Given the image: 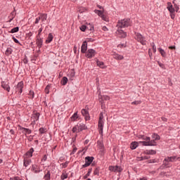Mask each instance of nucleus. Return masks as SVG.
Here are the masks:
<instances>
[{"instance_id":"16","label":"nucleus","mask_w":180,"mask_h":180,"mask_svg":"<svg viewBox=\"0 0 180 180\" xmlns=\"http://www.w3.org/2000/svg\"><path fill=\"white\" fill-rule=\"evenodd\" d=\"M96 63L98 67H99L100 68H102V70H105V68H107V66L105 65V63H103L98 59L96 60Z\"/></svg>"},{"instance_id":"58","label":"nucleus","mask_w":180,"mask_h":180,"mask_svg":"<svg viewBox=\"0 0 180 180\" xmlns=\"http://www.w3.org/2000/svg\"><path fill=\"white\" fill-rule=\"evenodd\" d=\"M174 8L175 9V12H178V11H179V6H178V4H174Z\"/></svg>"},{"instance_id":"57","label":"nucleus","mask_w":180,"mask_h":180,"mask_svg":"<svg viewBox=\"0 0 180 180\" xmlns=\"http://www.w3.org/2000/svg\"><path fill=\"white\" fill-rule=\"evenodd\" d=\"M77 130H78V125L73 127L72 131V133H76Z\"/></svg>"},{"instance_id":"21","label":"nucleus","mask_w":180,"mask_h":180,"mask_svg":"<svg viewBox=\"0 0 180 180\" xmlns=\"http://www.w3.org/2000/svg\"><path fill=\"white\" fill-rule=\"evenodd\" d=\"M15 16H16V11H13L11 13L10 16H8V23H11V22L15 19Z\"/></svg>"},{"instance_id":"33","label":"nucleus","mask_w":180,"mask_h":180,"mask_svg":"<svg viewBox=\"0 0 180 180\" xmlns=\"http://www.w3.org/2000/svg\"><path fill=\"white\" fill-rule=\"evenodd\" d=\"M39 134H45V133H47V128L41 127L39 129Z\"/></svg>"},{"instance_id":"64","label":"nucleus","mask_w":180,"mask_h":180,"mask_svg":"<svg viewBox=\"0 0 180 180\" xmlns=\"http://www.w3.org/2000/svg\"><path fill=\"white\" fill-rule=\"evenodd\" d=\"M136 180H148V179L147 177H141V178L136 179Z\"/></svg>"},{"instance_id":"50","label":"nucleus","mask_w":180,"mask_h":180,"mask_svg":"<svg viewBox=\"0 0 180 180\" xmlns=\"http://www.w3.org/2000/svg\"><path fill=\"white\" fill-rule=\"evenodd\" d=\"M79 13H84V12H86V8H85L84 7H80L79 8Z\"/></svg>"},{"instance_id":"34","label":"nucleus","mask_w":180,"mask_h":180,"mask_svg":"<svg viewBox=\"0 0 180 180\" xmlns=\"http://www.w3.org/2000/svg\"><path fill=\"white\" fill-rule=\"evenodd\" d=\"M167 159H169V162H176V156H169L167 157Z\"/></svg>"},{"instance_id":"45","label":"nucleus","mask_w":180,"mask_h":180,"mask_svg":"<svg viewBox=\"0 0 180 180\" xmlns=\"http://www.w3.org/2000/svg\"><path fill=\"white\" fill-rule=\"evenodd\" d=\"M70 79H73L74 77H75V71L74 70H72L70 71Z\"/></svg>"},{"instance_id":"7","label":"nucleus","mask_w":180,"mask_h":180,"mask_svg":"<svg viewBox=\"0 0 180 180\" xmlns=\"http://www.w3.org/2000/svg\"><path fill=\"white\" fill-rule=\"evenodd\" d=\"M82 115L84 116L86 122L91 120V116L89 115V111H88V110L83 108L82 110Z\"/></svg>"},{"instance_id":"39","label":"nucleus","mask_w":180,"mask_h":180,"mask_svg":"<svg viewBox=\"0 0 180 180\" xmlns=\"http://www.w3.org/2000/svg\"><path fill=\"white\" fill-rule=\"evenodd\" d=\"M79 29H80L81 32H85L86 30V29H89V27H87L85 25H82V26L79 27Z\"/></svg>"},{"instance_id":"38","label":"nucleus","mask_w":180,"mask_h":180,"mask_svg":"<svg viewBox=\"0 0 180 180\" xmlns=\"http://www.w3.org/2000/svg\"><path fill=\"white\" fill-rule=\"evenodd\" d=\"M30 96V99H34V91L32 90H30L28 94Z\"/></svg>"},{"instance_id":"61","label":"nucleus","mask_w":180,"mask_h":180,"mask_svg":"<svg viewBox=\"0 0 180 180\" xmlns=\"http://www.w3.org/2000/svg\"><path fill=\"white\" fill-rule=\"evenodd\" d=\"M141 103V101H136L131 103V105H140Z\"/></svg>"},{"instance_id":"31","label":"nucleus","mask_w":180,"mask_h":180,"mask_svg":"<svg viewBox=\"0 0 180 180\" xmlns=\"http://www.w3.org/2000/svg\"><path fill=\"white\" fill-rule=\"evenodd\" d=\"M77 119H78V111H77L76 112H75L72 117H70V120H72V122H75V120H77Z\"/></svg>"},{"instance_id":"46","label":"nucleus","mask_w":180,"mask_h":180,"mask_svg":"<svg viewBox=\"0 0 180 180\" xmlns=\"http://www.w3.org/2000/svg\"><path fill=\"white\" fill-rule=\"evenodd\" d=\"M150 46H152L153 53H157V46H155L154 42L151 43Z\"/></svg>"},{"instance_id":"36","label":"nucleus","mask_w":180,"mask_h":180,"mask_svg":"<svg viewBox=\"0 0 180 180\" xmlns=\"http://www.w3.org/2000/svg\"><path fill=\"white\" fill-rule=\"evenodd\" d=\"M19 32V27H15L8 32V33H18Z\"/></svg>"},{"instance_id":"14","label":"nucleus","mask_w":180,"mask_h":180,"mask_svg":"<svg viewBox=\"0 0 180 180\" xmlns=\"http://www.w3.org/2000/svg\"><path fill=\"white\" fill-rule=\"evenodd\" d=\"M167 9L169 11V13H175V8L172 5V3L167 2Z\"/></svg>"},{"instance_id":"35","label":"nucleus","mask_w":180,"mask_h":180,"mask_svg":"<svg viewBox=\"0 0 180 180\" xmlns=\"http://www.w3.org/2000/svg\"><path fill=\"white\" fill-rule=\"evenodd\" d=\"M13 52V50L12 49V48H7V49L6 50L5 54L6 56H11V54H12Z\"/></svg>"},{"instance_id":"18","label":"nucleus","mask_w":180,"mask_h":180,"mask_svg":"<svg viewBox=\"0 0 180 180\" xmlns=\"http://www.w3.org/2000/svg\"><path fill=\"white\" fill-rule=\"evenodd\" d=\"M33 153H34V148H31L27 153H25V155L26 157H28V158H32V157H33Z\"/></svg>"},{"instance_id":"42","label":"nucleus","mask_w":180,"mask_h":180,"mask_svg":"<svg viewBox=\"0 0 180 180\" xmlns=\"http://www.w3.org/2000/svg\"><path fill=\"white\" fill-rule=\"evenodd\" d=\"M40 18L41 19H42V22H46V20H47V14L46 13L41 14Z\"/></svg>"},{"instance_id":"28","label":"nucleus","mask_w":180,"mask_h":180,"mask_svg":"<svg viewBox=\"0 0 180 180\" xmlns=\"http://www.w3.org/2000/svg\"><path fill=\"white\" fill-rule=\"evenodd\" d=\"M159 53L161 54L162 57L165 58L167 57V53L165 52V51H164V49H162V48H158V49Z\"/></svg>"},{"instance_id":"12","label":"nucleus","mask_w":180,"mask_h":180,"mask_svg":"<svg viewBox=\"0 0 180 180\" xmlns=\"http://www.w3.org/2000/svg\"><path fill=\"white\" fill-rule=\"evenodd\" d=\"M103 121H98V132L101 136H103Z\"/></svg>"},{"instance_id":"15","label":"nucleus","mask_w":180,"mask_h":180,"mask_svg":"<svg viewBox=\"0 0 180 180\" xmlns=\"http://www.w3.org/2000/svg\"><path fill=\"white\" fill-rule=\"evenodd\" d=\"M1 88L7 91V92H11V86L5 82H1Z\"/></svg>"},{"instance_id":"10","label":"nucleus","mask_w":180,"mask_h":180,"mask_svg":"<svg viewBox=\"0 0 180 180\" xmlns=\"http://www.w3.org/2000/svg\"><path fill=\"white\" fill-rule=\"evenodd\" d=\"M169 160L168 158H165V160H163V163L160 168L162 169H164V168H171V164L169 163Z\"/></svg>"},{"instance_id":"26","label":"nucleus","mask_w":180,"mask_h":180,"mask_svg":"<svg viewBox=\"0 0 180 180\" xmlns=\"http://www.w3.org/2000/svg\"><path fill=\"white\" fill-rule=\"evenodd\" d=\"M112 56L115 60H123V58H124L123 56L119 55L118 53H114Z\"/></svg>"},{"instance_id":"56","label":"nucleus","mask_w":180,"mask_h":180,"mask_svg":"<svg viewBox=\"0 0 180 180\" xmlns=\"http://www.w3.org/2000/svg\"><path fill=\"white\" fill-rule=\"evenodd\" d=\"M98 122H103V113L102 112L100 113Z\"/></svg>"},{"instance_id":"41","label":"nucleus","mask_w":180,"mask_h":180,"mask_svg":"<svg viewBox=\"0 0 180 180\" xmlns=\"http://www.w3.org/2000/svg\"><path fill=\"white\" fill-rule=\"evenodd\" d=\"M50 88H51V84H48L45 88V94H50Z\"/></svg>"},{"instance_id":"52","label":"nucleus","mask_w":180,"mask_h":180,"mask_svg":"<svg viewBox=\"0 0 180 180\" xmlns=\"http://www.w3.org/2000/svg\"><path fill=\"white\" fill-rule=\"evenodd\" d=\"M101 18L103 19V20H105V22H109V18H108L105 14H103Z\"/></svg>"},{"instance_id":"54","label":"nucleus","mask_w":180,"mask_h":180,"mask_svg":"<svg viewBox=\"0 0 180 180\" xmlns=\"http://www.w3.org/2000/svg\"><path fill=\"white\" fill-rule=\"evenodd\" d=\"M86 43H93V41H95V39H92V38H86Z\"/></svg>"},{"instance_id":"23","label":"nucleus","mask_w":180,"mask_h":180,"mask_svg":"<svg viewBox=\"0 0 180 180\" xmlns=\"http://www.w3.org/2000/svg\"><path fill=\"white\" fill-rule=\"evenodd\" d=\"M139 147V142L137 141H133L130 144V148L131 150H136Z\"/></svg>"},{"instance_id":"3","label":"nucleus","mask_w":180,"mask_h":180,"mask_svg":"<svg viewBox=\"0 0 180 180\" xmlns=\"http://www.w3.org/2000/svg\"><path fill=\"white\" fill-rule=\"evenodd\" d=\"M135 36H136L135 39L136 40H137V41L141 43L142 46H146L147 40H146V37L143 36V34H141L139 32H135Z\"/></svg>"},{"instance_id":"40","label":"nucleus","mask_w":180,"mask_h":180,"mask_svg":"<svg viewBox=\"0 0 180 180\" xmlns=\"http://www.w3.org/2000/svg\"><path fill=\"white\" fill-rule=\"evenodd\" d=\"M94 12L96 13V15H98V16H100V18H101V16L103 15V11L101 10H95Z\"/></svg>"},{"instance_id":"11","label":"nucleus","mask_w":180,"mask_h":180,"mask_svg":"<svg viewBox=\"0 0 180 180\" xmlns=\"http://www.w3.org/2000/svg\"><path fill=\"white\" fill-rule=\"evenodd\" d=\"M88 51V44L86 41H83L81 46V53L82 54H85Z\"/></svg>"},{"instance_id":"53","label":"nucleus","mask_w":180,"mask_h":180,"mask_svg":"<svg viewBox=\"0 0 180 180\" xmlns=\"http://www.w3.org/2000/svg\"><path fill=\"white\" fill-rule=\"evenodd\" d=\"M158 64L159 67H160V68H162V70H165V65L163 63H160V61H158Z\"/></svg>"},{"instance_id":"47","label":"nucleus","mask_w":180,"mask_h":180,"mask_svg":"<svg viewBox=\"0 0 180 180\" xmlns=\"http://www.w3.org/2000/svg\"><path fill=\"white\" fill-rule=\"evenodd\" d=\"M101 99L102 101H109V99H110V97H109V96H101Z\"/></svg>"},{"instance_id":"48","label":"nucleus","mask_w":180,"mask_h":180,"mask_svg":"<svg viewBox=\"0 0 180 180\" xmlns=\"http://www.w3.org/2000/svg\"><path fill=\"white\" fill-rule=\"evenodd\" d=\"M89 27L88 30H90L91 32H94L95 30V27H94V25L89 24V26H87Z\"/></svg>"},{"instance_id":"49","label":"nucleus","mask_w":180,"mask_h":180,"mask_svg":"<svg viewBox=\"0 0 180 180\" xmlns=\"http://www.w3.org/2000/svg\"><path fill=\"white\" fill-rule=\"evenodd\" d=\"M42 32H43V28L42 27L39 28V30H38V34L37 35V38H41L40 37V34H41Z\"/></svg>"},{"instance_id":"27","label":"nucleus","mask_w":180,"mask_h":180,"mask_svg":"<svg viewBox=\"0 0 180 180\" xmlns=\"http://www.w3.org/2000/svg\"><path fill=\"white\" fill-rule=\"evenodd\" d=\"M32 164V159H24L23 160V165L24 167H28V165H30Z\"/></svg>"},{"instance_id":"9","label":"nucleus","mask_w":180,"mask_h":180,"mask_svg":"<svg viewBox=\"0 0 180 180\" xmlns=\"http://www.w3.org/2000/svg\"><path fill=\"white\" fill-rule=\"evenodd\" d=\"M23 86H24L23 81L18 82V84H17L15 91L18 92V95H21L22 92H23Z\"/></svg>"},{"instance_id":"17","label":"nucleus","mask_w":180,"mask_h":180,"mask_svg":"<svg viewBox=\"0 0 180 180\" xmlns=\"http://www.w3.org/2000/svg\"><path fill=\"white\" fill-rule=\"evenodd\" d=\"M36 44L38 49H41V47H43V38H37Z\"/></svg>"},{"instance_id":"22","label":"nucleus","mask_w":180,"mask_h":180,"mask_svg":"<svg viewBox=\"0 0 180 180\" xmlns=\"http://www.w3.org/2000/svg\"><path fill=\"white\" fill-rule=\"evenodd\" d=\"M142 140H144V141H139L140 144H143V143H150V136L143 135L142 136Z\"/></svg>"},{"instance_id":"19","label":"nucleus","mask_w":180,"mask_h":180,"mask_svg":"<svg viewBox=\"0 0 180 180\" xmlns=\"http://www.w3.org/2000/svg\"><path fill=\"white\" fill-rule=\"evenodd\" d=\"M78 131H82L83 130H88V127H86V125L84 123H80L79 125H78Z\"/></svg>"},{"instance_id":"44","label":"nucleus","mask_w":180,"mask_h":180,"mask_svg":"<svg viewBox=\"0 0 180 180\" xmlns=\"http://www.w3.org/2000/svg\"><path fill=\"white\" fill-rule=\"evenodd\" d=\"M151 157L150 155H145L140 158V161H144V160H150Z\"/></svg>"},{"instance_id":"24","label":"nucleus","mask_w":180,"mask_h":180,"mask_svg":"<svg viewBox=\"0 0 180 180\" xmlns=\"http://www.w3.org/2000/svg\"><path fill=\"white\" fill-rule=\"evenodd\" d=\"M144 153L146 154V155H154L157 154V151L154 150H146L144 151Z\"/></svg>"},{"instance_id":"55","label":"nucleus","mask_w":180,"mask_h":180,"mask_svg":"<svg viewBox=\"0 0 180 180\" xmlns=\"http://www.w3.org/2000/svg\"><path fill=\"white\" fill-rule=\"evenodd\" d=\"M12 39L13 40L14 43H15L16 44H20V42L19 41V40H18V39H16L15 37H13Z\"/></svg>"},{"instance_id":"32","label":"nucleus","mask_w":180,"mask_h":180,"mask_svg":"<svg viewBox=\"0 0 180 180\" xmlns=\"http://www.w3.org/2000/svg\"><path fill=\"white\" fill-rule=\"evenodd\" d=\"M32 116L34 119V121L37 122V120H39V119L40 117V112H35V113L34 112Z\"/></svg>"},{"instance_id":"6","label":"nucleus","mask_w":180,"mask_h":180,"mask_svg":"<svg viewBox=\"0 0 180 180\" xmlns=\"http://www.w3.org/2000/svg\"><path fill=\"white\" fill-rule=\"evenodd\" d=\"M109 171H111V172H122L123 171V168H122V166L115 165V166H109L108 167Z\"/></svg>"},{"instance_id":"5","label":"nucleus","mask_w":180,"mask_h":180,"mask_svg":"<svg viewBox=\"0 0 180 180\" xmlns=\"http://www.w3.org/2000/svg\"><path fill=\"white\" fill-rule=\"evenodd\" d=\"M97 52L96 51H95V49H89L87 50V52L85 53V57H86V58H93V57H95V56H96Z\"/></svg>"},{"instance_id":"4","label":"nucleus","mask_w":180,"mask_h":180,"mask_svg":"<svg viewBox=\"0 0 180 180\" xmlns=\"http://www.w3.org/2000/svg\"><path fill=\"white\" fill-rule=\"evenodd\" d=\"M94 160H95V158L94 156H86L84 158V164L82 166V169L83 168H88V167H89L92 162H94Z\"/></svg>"},{"instance_id":"29","label":"nucleus","mask_w":180,"mask_h":180,"mask_svg":"<svg viewBox=\"0 0 180 180\" xmlns=\"http://www.w3.org/2000/svg\"><path fill=\"white\" fill-rule=\"evenodd\" d=\"M68 82V78L67 77H63L60 81L61 85L65 86Z\"/></svg>"},{"instance_id":"8","label":"nucleus","mask_w":180,"mask_h":180,"mask_svg":"<svg viewBox=\"0 0 180 180\" xmlns=\"http://www.w3.org/2000/svg\"><path fill=\"white\" fill-rule=\"evenodd\" d=\"M31 171L34 172V174H40L43 169H40V166L37 165H32Z\"/></svg>"},{"instance_id":"37","label":"nucleus","mask_w":180,"mask_h":180,"mask_svg":"<svg viewBox=\"0 0 180 180\" xmlns=\"http://www.w3.org/2000/svg\"><path fill=\"white\" fill-rule=\"evenodd\" d=\"M99 171H101V167H96L94 171V175H97L98 176H99Z\"/></svg>"},{"instance_id":"59","label":"nucleus","mask_w":180,"mask_h":180,"mask_svg":"<svg viewBox=\"0 0 180 180\" xmlns=\"http://www.w3.org/2000/svg\"><path fill=\"white\" fill-rule=\"evenodd\" d=\"M68 161H66L65 162L62 163L63 168H67V167H68Z\"/></svg>"},{"instance_id":"25","label":"nucleus","mask_w":180,"mask_h":180,"mask_svg":"<svg viewBox=\"0 0 180 180\" xmlns=\"http://www.w3.org/2000/svg\"><path fill=\"white\" fill-rule=\"evenodd\" d=\"M44 180H50L51 179V173H50V170H48L46 174L44 176Z\"/></svg>"},{"instance_id":"60","label":"nucleus","mask_w":180,"mask_h":180,"mask_svg":"<svg viewBox=\"0 0 180 180\" xmlns=\"http://www.w3.org/2000/svg\"><path fill=\"white\" fill-rule=\"evenodd\" d=\"M10 180H22V179H20V177L19 176H14V177L10 178Z\"/></svg>"},{"instance_id":"51","label":"nucleus","mask_w":180,"mask_h":180,"mask_svg":"<svg viewBox=\"0 0 180 180\" xmlns=\"http://www.w3.org/2000/svg\"><path fill=\"white\" fill-rule=\"evenodd\" d=\"M118 27L117 30V32H118L119 34H123L124 31L123 30H122V28L119 27Z\"/></svg>"},{"instance_id":"30","label":"nucleus","mask_w":180,"mask_h":180,"mask_svg":"<svg viewBox=\"0 0 180 180\" xmlns=\"http://www.w3.org/2000/svg\"><path fill=\"white\" fill-rule=\"evenodd\" d=\"M91 174H92V167L88 169L87 173L84 176L83 179H88V176H90Z\"/></svg>"},{"instance_id":"1","label":"nucleus","mask_w":180,"mask_h":180,"mask_svg":"<svg viewBox=\"0 0 180 180\" xmlns=\"http://www.w3.org/2000/svg\"><path fill=\"white\" fill-rule=\"evenodd\" d=\"M153 140H151V138H150V141L149 142H141L142 146L145 147H155L157 146V141L158 140H160L161 137L158 134L153 133L151 136Z\"/></svg>"},{"instance_id":"63","label":"nucleus","mask_w":180,"mask_h":180,"mask_svg":"<svg viewBox=\"0 0 180 180\" xmlns=\"http://www.w3.org/2000/svg\"><path fill=\"white\" fill-rule=\"evenodd\" d=\"M23 63L24 64H27V63H29V59H27V56H25L24 59H23Z\"/></svg>"},{"instance_id":"62","label":"nucleus","mask_w":180,"mask_h":180,"mask_svg":"<svg viewBox=\"0 0 180 180\" xmlns=\"http://www.w3.org/2000/svg\"><path fill=\"white\" fill-rule=\"evenodd\" d=\"M40 19H41V17L39 16L35 19V25H37V23H39V22H40Z\"/></svg>"},{"instance_id":"20","label":"nucleus","mask_w":180,"mask_h":180,"mask_svg":"<svg viewBox=\"0 0 180 180\" xmlns=\"http://www.w3.org/2000/svg\"><path fill=\"white\" fill-rule=\"evenodd\" d=\"M53 39H54V37L53 36V34L49 33L45 43L46 44H49L53 41Z\"/></svg>"},{"instance_id":"43","label":"nucleus","mask_w":180,"mask_h":180,"mask_svg":"<svg viewBox=\"0 0 180 180\" xmlns=\"http://www.w3.org/2000/svg\"><path fill=\"white\" fill-rule=\"evenodd\" d=\"M67 178H68V174L63 172L60 176V179L64 180V179H67Z\"/></svg>"},{"instance_id":"13","label":"nucleus","mask_w":180,"mask_h":180,"mask_svg":"<svg viewBox=\"0 0 180 180\" xmlns=\"http://www.w3.org/2000/svg\"><path fill=\"white\" fill-rule=\"evenodd\" d=\"M18 127H20V130H22V133L25 134V136L26 134H32V131L30 130V129L25 128L20 125H19Z\"/></svg>"},{"instance_id":"2","label":"nucleus","mask_w":180,"mask_h":180,"mask_svg":"<svg viewBox=\"0 0 180 180\" xmlns=\"http://www.w3.org/2000/svg\"><path fill=\"white\" fill-rule=\"evenodd\" d=\"M133 22L130 18H124L123 20H119L116 27H120V29H123L124 27H129L131 26Z\"/></svg>"}]
</instances>
